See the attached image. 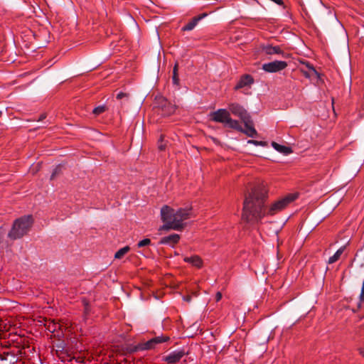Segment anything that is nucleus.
<instances>
[{
    "mask_svg": "<svg viewBox=\"0 0 364 364\" xmlns=\"http://www.w3.org/2000/svg\"><path fill=\"white\" fill-rule=\"evenodd\" d=\"M267 190L263 183L255 185L245 196L242 218L247 222H258L265 215Z\"/></svg>",
    "mask_w": 364,
    "mask_h": 364,
    "instance_id": "nucleus-1",
    "label": "nucleus"
},
{
    "mask_svg": "<svg viewBox=\"0 0 364 364\" xmlns=\"http://www.w3.org/2000/svg\"><path fill=\"white\" fill-rule=\"evenodd\" d=\"M194 216L191 207L180 208L175 210L165 205L161 209V218L164 225L161 230H182L186 223L184 220Z\"/></svg>",
    "mask_w": 364,
    "mask_h": 364,
    "instance_id": "nucleus-2",
    "label": "nucleus"
},
{
    "mask_svg": "<svg viewBox=\"0 0 364 364\" xmlns=\"http://www.w3.org/2000/svg\"><path fill=\"white\" fill-rule=\"evenodd\" d=\"M33 223L32 215H24L16 219L13 224L8 236L12 240H16L26 235Z\"/></svg>",
    "mask_w": 364,
    "mask_h": 364,
    "instance_id": "nucleus-3",
    "label": "nucleus"
},
{
    "mask_svg": "<svg viewBox=\"0 0 364 364\" xmlns=\"http://www.w3.org/2000/svg\"><path fill=\"white\" fill-rule=\"evenodd\" d=\"M209 117L211 121L222 123L225 127L237 131L242 130L240 122L230 117L229 109H219L215 112H210Z\"/></svg>",
    "mask_w": 364,
    "mask_h": 364,
    "instance_id": "nucleus-4",
    "label": "nucleus"
},
{
    "mask_svg": "<svg viewBox=\"0 0 364 364\" xmlns=\"http://www.w3.org/2000/svg\"><path fill=\"white\" fill-rule=\"evenodd\" d=\"M170 340L169 336H156L149 341L139 343L136 346H134L133 347H131L129 348L130 353L136 352L138 350H150L155 348V346L159 343H162L164 342H167Z\"/></svg>",
    "mask_w": 364,
    "mask_h": 364,
    "instance_id": "nucleus-5",
    "label": "nucleus"
},
{
    "mask_svg": "<svg viewBox=\"0 0 364 364\" xmlns=\"http://www.w3.org/2000/svg\"><path fill=\"white\" fill-rule=\"evenodd\" d=\"M298 197L297 193H291L287 195L286 197L274 203L268 210L267 214L273 215L277 212L281 211L285 208L288 204L295 200Z\"/></svg>",
    "mask_w": 364,
    "mask_h": 364,
    "instance_id": "nucleus-6",
    "label": "nucleus"
},
{
    "mask_svg": "<svg viewBox=\"0 0 364 364\" xmlns=\"http://www.w3.org/2000/svg\"><path fill=\"white\" fill-rule=\"evenodd\" d=\"M228 109L230 113L240 118L242 122L246 120L249 122L248 119L252 118L247 110L242 105L237 103L230 104L228 105Z\"/></svg>",
    "mask_w": 364,
    "mask_h": 364,
    "instance_id": "nucleus-7",
    "label": "nucleus"
},
{
    "mask_svg": "<svg viewBox=\"0 0 364 364\" xmlns=\"http://www.w3.org/2000/svg\"><path fill=\"white\" fill-rule=\"evenodd\" d=\"M287 67V63L282 60H274L262 65V69L267 73H277Z\"/></svg>",
    "mask_w": 364,
    "mask_h": 364,
    "instance_id": "nucleus-8",
    "label": "nucleus"
},
{
    "mask_svg": "<svg viewBox=\"0 0 364 364\" xmlns=\"http://www.w3.org/2000/svg\"><path fill=\"white\" fill-rule=\"evenodd\" d=\"M159 109L161 110L162 115L169 116L175 112L176 106L172 105L166 99L162 98L159 102Z\"/></svg>",
    "mask_w": 364,
    "mask_h": 364,
    "instance_id": "nucleus-9",
    "label": "nucleus"
},
{
    "mask_svg": "<svg viewBox=\"0 0 364 364\" xmlns=\"http://www.w3.org/2000/svg\"><path fill=\"white\" fill-rule=\"evenodd\" d=\"M262 53L266 55H272L274 54H284L283 50L278 46H272L270 44H263L260 46Z\"/></svg>",
    "mask_w": 364,
    "mask_h": 364,
    "instance_id": "nucleus-10",
    "label": "nucleus"
},
{
    "mask_svg": "<svg viewBox=\"0 0 364 364\" xmlns=\"http://www.w3.org/2000/svg\"><path fill=\"white\" fill-rule=\"evenodd\" d=\"M185 355L183 350L173 351L164 358V360L168 363L173 364L178 362Z\"/></svg>",
    "mask_w": 364,
    "mask_h": 364,
    "instance_id": "nucleus-11",
    "label": "nucleus"
},
{
    "mask_svg": "<svg viewBox=\"0 0 364 364\" xmlns=\"http://www.w3.org/2000/svg\"><path fill=\"white\" fill-rule=\"evenodd\" d=\"M245 121L243 123L245 127V129L242 128V130L240 131V132L245 133L247 136L250 137H255L257 135V132L256 129L254 128V124L252 118Z\"/></svg>",
    "mask_w": 364,
    "mask_h": 364,
    "instance_id": "nucleus-12",
    "label": "nucleus"
},
{
    "mask_svg": "<svg viewBox=\"0 0 364 364\" xmlns=\"http://www.w3.org/2000/svg\"><path fill=\"white\" fill-rule=\"evenodd\" d=\"M254 82L253 77L250 75H245L241 77L240 80L235 85V89L239 90L245 86H250Z\"/></svg>",
    "mask_w": 364,
    "mask_h": 364,
    "instance_id": "nucleus-13",
    "label": "nucleus"
},
{
    "mask_svg": "<svg viewBox=\"0 0 364 364\" xmlns=\"http://www.w3.org/2000/svg\"><path fill=\"white\" fill-rule=\"evenodd\" d=\"M303 64L306 65V66L309 68V71H305L304 70H301V72L306 78H310L315 75L316 77L319 78L320 75L316 70L313 65H311L309 62H302Z\"/></svg>",
    "mask_w": 364,
    "mask_h": 364,
    "instance_id": "nucleus-14",
    "label": "nucleus"
},
{
    "mask_svg": "<svg viewBox=\"0 0 364 364\" xmlns=\"http://www.w3.org/2000/svg\"><path fill=\"white\" fill-rule=\"evenodd\" d=\"M207 14L205 13L202 14L198 16H195L191 19L190 22H188L186 26L182 28L183 31H191L195 26L197 25L198 22L201 20L203 17L206 16Z\"/></svg>",
    "mask_w": 364,
    "mask_h": 364,
    "instance_id": "nucleus-15",
    "label": "nucleus"
},
{
    "mask_svg": "<svg viewBox=\"0 0 364 364\" xmlns=\"http://www.w3.org/2000/svg\"><path fill=\"white\" fill-rule=\"evenodd\" d=\"M180 240V235L178 234H172L166 237H164L161 239L160 244H168L175 245Z\"/></svg>",
    "mask_w": 364,
    "mask_h": 364,
    "instance_id": "nucleus-16",
    "label": "nucleus"
},
{
    "mask_svg": "<svg viewBox=\"0 0 364 364\" xmlns=\"http://www.w3.org/2000/svg\"><path fill=\"white\" fill-rule=\"evenodd\" d=\"M184 261L198 268H200L203 266L202 259L198 255L186 257L184 258Z\"/></svg>",
    "mask_w": 364,
    "mask_h": 364,
    "instance_id": "nucleus-17",
    "label": "nucleus"
},
{
    "mask_svg": "<svg viewBox=\"0 0 364 364\" xmlns=\"http://www.w3.org/2000/svg\"><path fill=\"white\" fill-rule=\"evenodd\" d=\"M272 146L274 147V149H276L279 152L286 155L291 154L292 152V150L290 147L279 144L278 143L274 141L272 143Z\"/></svg>",
    "mask_w": 364,
    "mask_h": 364,
    "instance_id": "nucleus-18",
    "label": "nucleus"
},
{
    "mask_svg": "<svg viewBox=\"0 0 364 364\" xmlns=\"http://www.w3.org/2000/svg\"><path fill=\"white\" fill-rule=\"evenodd\" d=\"M345 249L346 246L340 247L332 257H329L328 261V264H333L338 261L341 257V255L343 253Z\"/></svg>",
    "mask_w": 364,
    "mask_h": 364,
    "instance_id": "nucleus-19",
    "label": "nucleus"
},
{
    "mask_svg": "<svg viewBox=\"0 0 364 364\" xmlns=\"http://www.w3.org/2000/svg\"><path fill=\"white\" fill-rule=\"evenodd\" d=\"M178 63H176L173 69V75H172V82L176 85H179V77H178Z\"/></svg>",
    "mask_w": 364,
    "mask_h": 364,
    "instance_id": "nucleus-20",
    "label": "nucleus"
},
{
    "mask_svg": "<svg viewBox=\"0 0 364 364\" xmlns=\"http://www.w3.org/2000/svg\"><path fill=\"white\" fill-rule=\"evenodd\" d=\"M130 248L129 246L124 247L119 250L114 255L115 259H121L129 251Z\"/></svg>",
    "mask_w": 364,
    "mask_h": 364,
    "instance_id": "nucleus-21",
    "label": "nucleus"
},
{
    "mask_svg": "<svg viewBox=\"0 0 364 364\" xmlns=\"http://www.w3.org/2000/svg\"><path fill=\"white\" fill-rule=\"evenodd\" d=\"M47 327V329L50 332H55L57 331L58 328H60L59 324L55 323L54 321H49L48 323L45 324Z\"/></svg>",
    "mask_w": 364,
    "mask_h": 364,
    "instance_id": "nucleus-22",
    "label": "nucleus"
},
{
    "mask_svg": "<svg viewBox=\"0 0 364 364\" xmlns=\"http://www.w3.org/2000/svg\"><path fill=\"white\" fill-rule=\"evenodd\" d=\"M105 110H106V107L104 105H101V106H98V107H95L93 109L92 113L95 115H99V114L103 113L104 112H105Z\"/></svg>",
    "mask_w": 364,
    "mask_h": 364,
    "instance_id": "nucleus-23",
    "label": "nucleus"
},
{
    "mask_svg": "<svg viewBox=\"0 0 364 364\" xmlns=\"http://www.w3.org/2000/svg\"><path fill=\"white\" fill-rule=\"evenodd\" d=\"M61 171L62 166L60 165L56 166L50 176V180H53L58 175H59L61 173Z\"/></svg>",
    "mask_w": 364,
    "mask_h": 364,
    "instance_id": "nucleus-24",
    "label": "nucleus"
},
{
    "mask_svg": "<svg viewBox=\"0 0 364 364\" xmlns=\"http://www.w3.org/2000/svg\"><path fill=\"white\" fill-rule=\"evenodd\" d=\"M151 240L149 239V238H145L141 241H139L137 244V247L139 248L140 247H145V246H148L149 245H151Z\"/></svg>",
    "mask_w": 364,
    "mask_h": 364,
    "instance_id": "nucleus-25",
    "label": "nucleus"
},
{
    "mask_svg": "<svg viewBox=\"0 0 364 364\" xmlns=\"http://www.w3.org/2000/svg\"><path fill=\"white\" fill-rule=\"evenodd\" d=\"M116 97L117 100H122V98H126L127 100L129 98V95L127 93L120 92L117 95Z\"/></svg>",
    "mask_w": 364,
    "mask_h": 364,
    "instance_id": "nucleus-26",
    "label": "nucleus"
},
{
    "mask_svg": "<svg viewBox=\"0 0 364 364\" xmlns=\"http://www.w3.org/2000/svg\"><path fill=\"white\" fill-rule=\"evenodd\" d=\"M159 149L163 151L165 149L166 145L163 143V136H161L160 139L159 140L158 144Z\"/></svg>",
    "mask_w": 364,
    "mask_h": 364,
    "instance_id": "nucleus-27",
    "label": "nucleus"
},
{
    "mask_svg": "<svg viewBox=\"0 0 364 364\" xmlns=\"http://www.w3.org/2000/svg\"><path fill=\"white\" fill-rule=\"evenodd\" d=\"M248 143L253 144L255 145H260V144H263L262 141H255V140H249Z\"/></svg>",
    "mask_w": 364,
    "mask_h": 364,
    "instance_id": "nucleus-28",
    "label": "nucleus"
},
{
    "mask_svg": "<svg viewBox=\"0 0 364 364\" xmlns=\"http://www.w3.org/2000/svg\"><path fill=\"white\" fill-rule=\"evenodd\" d=\"M221 299H222V294L220 291L217 292V294L215 295L216 301H219Z\"/></svg>",
    "mask_w": 364,
    "mask_h": 364,
    "instance_id": "nucleus-29",
    "label": "nucleus"
},
{
    "mask_svg": "<svg viewBox=\"0 0 364 364\" xmlns=\"http://www.w3.org/2000/svg\"><path fill=\"white\" fill-rule=\"evenodd\" d=\"M183 300L187 301V302H190L191 301V296L188 295V296H183Z\"/></svg>",
    "mask_w": 364,
    "mask_h": 364,
    "instance_id": "nucleus-30",
    "label": "nucleus"
},
{
    "mask_svg": "<svg viewBox=\"0 0 364 364\" xmlns=\"http://www.w3.org/2000/svg\"><path fill=\"white\" fill-rule=\"evenodd\" d=\"M76 361L78 362V363H82L83 362V358H81V357H78L76 358Z\"/></svg>",
    "mask_w": 364,
    "mask_h": 364,
    "instance_id": "nucleus-31",
    "label": "nucleus"
},
{
    "mask_svg": "<svg viewBox=\"0 0 364 364\" xmlns=\"http://www.w3.org/2000/svg\"><path fill=\"white\" fill-rule=\"evenodd\" d=\"M360 354L364 358V348H360Z\"/></svg>",
    "mask_w": 364,
    "mask_h": 364,
    "instance_id": "nucleus-32",
    "label": "nucleus"
},
{
    "mask_svg": "<svg viewBox=\"0 0 364 364\" xmlns=\"http://www.w3.org/2000/svg\"><path fill=\"white\" fill-rule=\"evenodd\" d=\"M45 118H46V115L45 114H41L38 120L41 121V120H43Z\"/></svg>",
    "mask_w": 364,
    "mask_h": 364,
    "instance_id": "nucleus-33",
    "label": "nucleus"
},
{
    "mask_svg": "<svg viewBox=\"0 0 364 364\" xmlns=\"http://www.w3.org/2000/svg\"><path fill=\"white\" fill-rule=\"evenodd\" d=\"M0 359H1V360H4V359H5V358H4V356H3V355H0Z\"/></svg>",
    "mask_w": 364,
    "mask_h": 364,
    "instance_id": "nucleus-34",
    "label": "nucleus"
}]
</instances>
